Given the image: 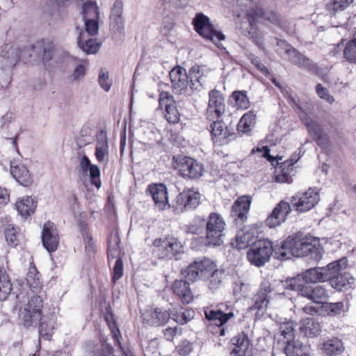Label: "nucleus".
I'll list each match as a JSON object with an SVG mask.
<instances>
[{
    "label": "nucleus",
    "mask_w": 356,
    "mask_h": 356,
    "mask_svg": "<svg viewBox=\"0 0 356 356\" xmlns=\"http://www.w3.org/2000/svg\"><path fill=\"white\" fill-rule=\"evenodd\" d=\"M291 256L309 257L311 259L319 261L322 257V248L314 238L303 236L300 233L295 234L289 236L275 250V257L277 259H288Z\"/></svg>",
    "instance_id": "1"
},
{
    "label": "nucleus",
    "mask_w": 356,
    "mask_h": 356,
    "mask_svg": "<svg viewBox=\"0 0 356 356\" xmlns=\"http://www.w3.org/2000/svg\"><path fill=\"white\" fill-rule=\"evenodd\" d=\"M226 223L217 212H211L206 218L204 244L207 246H220L223 243Z\"/></svg>",
    "instance_id": "2"
},
{
    "label": "nucleus",
    "mask_w": 356,
    "mask_h": 356,
    "mask_svg": "<svg viewBox=\"0 0 356 356\" xmlns=\"http://www.w3.org/2000/svg\"><path fill=\"white\" fill-rule=\"evenodd\" d=\"M288 282L289 289L316 304H323L329 298L327 291L321 285L312 286L300 278H292Z\"/></svg>",
    "instance_id": "3"
},
{
    "label": "nucleus",
    "mask_w": 356,
    "mask_h": 356,
    "mask_svg": "<svg viewBox=\"0 0 356 356\" xmlns=\"http://www.w3.org/2000/svg\"><path fill=\"white\" fill-rule=\"evenodd\" d=\"M174 168L185 179H197L204 171L203 165L197 160L186 156L173 157Z\"/></svg>",
    "instance_id": "4"
},
{
    "label": "nucleus",
    "mask_w": 356,
    "mask_h": 356,
    "mask_svg": "<svg viewBox=\"0 0 356 356\" xmlns=\"http://www.w3.org/2000/svg\"><path fill=\"white\" fill-rule=\"evenodd\" d=\"M280 245L273 246L268 239L259 240L254 243L247 252V259L251 264L257 267L264 266L269 259L275 250Z\"/></svg>",
    "instance_id": "5"
},
{
    "label": "nucleus",
    "mask_w": 356,
    "mask_h": 356,
    "mask_svg": "<svg viewBox=\"0 0 356 356\" xmlns=\"http://www.w3.org/2000/svg\"><path fill=\"white\" fill-rule=\"evenodd\" d=\"M43 300L39 296H32L20 311L22 323L26 328L33 327L37 321H42Z\"/></svg>",
    "instance_id": "6"
},
{
    "label": "nucleus",
    "mask_w": 356,
    "mask_h": 356,
    "mask_svg": "<svg viewBox=\"0 0 356 356\" xmlns=\"http://www.w3.org/2000/svg\"><path fill=\"white\" fill-rule=\"evenodd\" d=\"M205 318L211 322L213 335L224 337L228 332L227 323L234 316L233 312L225 313L219 309L207 307L204 310Z\"/></svg>",
    "instance_id": "7"
},
{
    "label": "nucleus",
    "mask_w": 356,
    "mask_h": 356,
    "mask_svg": "<svg viewBox=\"0 0 356 356\" xmlns=\"http://www.w3.org/2000/svg\"><path fill=\"white\" fill-rule=\"evenodd\" d=\"M209 131L212 142L219 146H224L237 139V134L233 127L226 126L222 120H211Z\"/></svg>",
    "instance_id": "8"
},
{
    "label": "nucleus",
    "mask_w": 356,
    "mask_h": 356,
    "mask_svg": "<svg viewBox=\"0 0 356 356\" xmlns=\"http://www.w3.org/2000/svg\"><path fill=\"white\" fill-rule=\"evenodd\" d=\"M195 31L202 38L213 42L225 39V35L215 29L210 19L203 13L196 15L193 20Z\"/></svg>",
    "instance_id": "9"
},
{
    "label": "nucleus",
    "mask_w": 356,
    "mask_h": 356,
    "mask_svg": "<svg viewBox=\"0 0 356 356\" xmlns=\"http://www.w3.org/2000/svg\"><path fill=\"white\" fill-rule=\"evenodd\" d=\"M152 245L156 248V252L160 259H172L184 252L181 243L177 238L170 235L163 238H156Z\"/></svg>",
    "instance_id": "10"
},
{
    "label": "nucleus",
    "mask_w": 356,
    "mask_h": 356,
    "mask_svg": "<svg viewBox=\"0 0 356 356\" xmlns=\"http://www.w3.org/2000/svg\"><path fill=\"white\" fill-rule=\"evenodd\" d=\"M171 316L162 307H150L141 312V323L144 327H161L168 323Z\"/></svg>",
    "instance_id": "11"
},
{
    "label": "nucleus",
    "mask_w": 356,
    "mask_h": 356,
    "mask_svg": "<svg viewBox=\"0 0 356 356\" xmlns=\"http://www.w3.org/2000/svg\"><path fill=\"white\" fill-rule=\"evenodd\" d=\"M257 20L258 18L255 15L254 10L252 7L240 22L239 29L243 35L252 40L257 45H260L262 35L258 28Z\"/></svg>",
    "instance_id": "12"
},
{
    "label": "nucleus",
    "mask_w": 356,
    "mask_h": 356,
    "mask_svg": "<svg viewBox=\"0 0 356 356\" xmlns=\"http://www.w3.org/2000/svg\"><path fill=\"white\" fill-rule=\"evenodd\" d=\"M159 107L164 111V116L169 123L177 124L179 122L181 114L177 108V102L170 92H160Z\"/></svg>",
    "instance_id": "13"
},
{
    "label": "nucleus",
    "mask_w": 356,
    "mask_h": 356,
    "mask_svg": "<svg viewBox=\"0 0 356 356\" xmlns=\"http://www.w3.org/2000/svg\"><path fill=\"white\" fill-rule=\"evenodd\" d=\"M209 102L206 110L208 120L220 119L225 113V103L223 94L216 88L209 92Z\"/></svg>",
    "instance_id": "14"
},
{
    "label": "nucleus",
    "mask_w": 356,
    "mask_h": 356,
    "mask_svg": "<svg viewBox=\"0 0 356 356\" xmlns=\"http://www.w3.org/2000/svg\"><path fill=\"white\" fill-rule=\"evenodd\" d=\"M318 200V193L312 188H309L305 192H298L291 197V202L297 211L302 213L314 207Z\"/></svg>",
    "instance_id": "15"
},
{
    "label": "nucleus",
    "mask_w": 356,
    "mask_h": 356,
    "mask_svg": "<svg viewBox=\"0 0 356 356\" xmlns=\"http://www.w3.org/2000/svg\"><path fill=\"white\" fill-rule=\"evenodd\" d=\"M201 195L194 188L184 189L175 198V207L181 211L195 209L200 203Z\"/></svg>",
    "instance_id": "16"
},
{
    "label": "nucleus",
    "mask_w": 356,
    "mask_h": 356,
    "mask_svg": "<svg viewBox=\"0 0 356 356\" xmlns=\"http://www.w3.org/2000/svg\"><path fill=\"white\" fill-rule=\"evenodd\" d=\"M252 197L250 195H241L234 202L230 216L236 225H242L248 219Z\"/></svg>",
    "instance_id": "17"
},
{
    "label": "nucleus",
    "mask_w": 356,
    "mask_h": 356,
    "mask_svg": "<svg viewBox=\"0 0 356 356\" xmlns=\"http://www.w3.org/2000/svg\"><path fill=\"white\" fill-rule=\"evenodd\" d=\"M42 243L44 248L49 252H55L58 247L60 238L58 229L51 221H47L42 227Z\"/></svg>",
    "instance_id": "18"
},
{
    "label": "nucleus",
    "mask_w": 356,
    "mask_h": 356,
    "mask_svg": "<svg viewBox=\"0 0 356 356\" xmlns=\"http://www.w3.org/2000/svg\"><path fill=\"white\" fill-rule=\"evenodd\" d=\"M147 192L152 196L155 206L161 211L170 207L168 200L167 188L163 184H152L149 185Z\"/></svg>",
    "instance_id": "19"
},
{
    "label": "nucleus",
    "mask_w": 356,
    "mask_h": 356,
    "mask_svg": "<svg viewBox=\"0 0 356 356\" xmlns=\"http://www.w3.org/2000/svg\"><path fill=\"white\" fill-rule=\"evenodd\" d=\"M298 161V159L291 158L284 161L275 163V168L274 175L275 180L280 183H291V172L293 171V165Z\"/></svg>",
    "instance_id": "20"
},
{
    "label": "nucleus",
    "mask_w": 356,
    "mask_h": 356,
    "mask_svg": "<svg viewBox=\"0 0 356 356\" xmlns=\"http://www.w3.org/2000/svg\"><path fill=\"white\" fill-rule=\"evenodd\" d=\"M257 114L254 111H249L240 118L236 125L237 138L243 136H250L256 124Z\"/></svg>",
    "instance_id": "21"
},
{
    "label": "nucleus",
    "mask_w": 356,
    "mask_h": 356,
    "mask_svg": "<svg viewBox=\"0 0 356 356\" xmlns=\"http://www.w3.org/2000/svg\"><path fill=\"white\" fill-rule=\"evenodd\" d=\"M172 291L175 296L184 305L189 304L193 300V293L190 284L186 280H176L172 284Z\"/></svg>",
    "instance_id": "22"
},
{
    "label": "nucleus",
    "mask_w": 356,
    "mask_h": 356,
    "mask_svg": "<svg viewBox=\"0 0 356 356\" xmlns=\"http://www.w3.org/2000/svg\"><path fill=\"white\" fill-rule=\"evenodd\" d=\"M10 173L13 178L23 186H29L33 183V179L27 168L18 161H11Z\"/></svg>",
    "instance_id": "23"
},
{
    "label": "nucleus",
    "mask_w": 356,
    "mask_h": 356,
    "mask_svg": "<svg viewBox=\"0 0 356 356\" xmlns=\"http://www.w3.org/2000/svg\"><path fill=\"white\" fill-rule=\"evenodd\" d=\"M79 167L84 173L89 171L90 184L99 189L102 186L99 167L97 165L91 164L90 159L85 154L79 159Z\"/></svg>",
    "instance_id": "24"
},
{
    "label": "nucleus",
    "mask_w": 356,
    "mask_h": 356,
    "mask_svg": "<svg viewBox=\"0 0 356 356\" xmlns=\"http://www.w3.org/2000/svg\"><path fill=\"white\" fill-rule=\"evenodd\" d=\"M273 291L271 284L268 282H262L257 293L254 296L253 304L250 307L252 310H261L266 307L269 302V294Z\"/></svg>",
    "instance_id": "25"
},
{
    "label": "nucleus",
    "mask_w": 356,
    "mask_h": 356,
    "mask_svg": "<svg viewBox=\"0 0 356 356\" xmlns=\"http://www.w3.org/2000/svg\"><path fill=\"white\" fill-rule=\"evenodd\" d=\"M232 349L230 352L231 356H245L249 348L250 340L248 334L242 331L232 337L230 341Z\"/></svg>",
    "instance_id": "26"
},
{
    "label": "nucleus",
    "mask_w": 356,
    "mask_h": 356,
    "mask_svg": "<svg viewBox=\"0 0 356 356\" xmlns=\"http://www.w3.org/2000/svg\"><path fill=\"white\" fill-rule=\"evenodd\" d=\"M319 350L325 356H337L341 355L343 350V343L338 337L324 340L318 346Z\"/></svg>",
    "instance_id": "27"
},
{
    "label": "nucleus",
    "mask_w": 356,
    "mask_h": 356,
    "mask_svg": "<svg viewBox=\"0 0 356 356\" xmlns=\"http://www.w3.org/2000/svg\"><path fill=\"white\" fill-rule=\"evenodd\" d=\"M169 75L174 89L181 92L187 88L188 76L186 69L181 66H176L170 72Z\"/></svg>",
    "instance_id": "28"
},
{
    "label": "nucleus",
    "mask_w": 356,
    "mask_h": 356,
    "mask_svg": "<svg viewBox=\"0 0 356 356\" xmlns=\"http://www.w3.org/2000/svg\"><path fill=\"white\" fill-rule=\"evenodd\" d=\"M295 278L302 279L304 282L310 284L329 280L330 274L324 268H314L307 270L301 275H298Z\"/></svg>",
    "instance_id": "29"
},
{
    "label": "nucleus",
    "mask_w": 356,
    "mask_h": 356,
    "mask_svg": "<svg viewBox=\"0 0 356 356\" xmlns=\"http://www.w3.org/2000/svg\"><path fill=\"white\" fill-rule=\"evenodd\" d=\"M32 49L41 55L42 60L44 64H45L52 59L55 51V44L54 41L51 40L42 39L32 45Z\"/></svg>",
    "instance_id": "30"
},
{
    "label": "nucleus",
    "mask_w": 356,
    "mask_h": 356,
    "mask_svg": "<svg viewBox=\"0 0 356 356\" xmlns=\"http://www.w3.org/2000/svg\"><path fill=\"white\" fill-rule=\"evenodd\" d=\"M300 331L305 337L314 338L320 334L321 326L318 321L314 318L302 319L300 323Z\"/></svg>",
    "instance_id": "31"
},
{
    "label": "nucleus",
    "mask_w": 356,
    "mask_h": 356,
    "mask_svg": "<svg viewBox=\"0 0 356 356\" xmlns=\"http://www.w3.org/2000/svg\"><path fill=\"white\" fill-rule=\"evenodd\" d=\"M104 321L108 327L112 338L114 341V343L119 348L122 349V345L121 343L122 334L117 323L115 317L112 310L107 309L104 315Z\"/></svg>",
    "instance_id": "32"
},
{
    "label": "nucleus",
    "mask_w": 356,
    "mask_h": 356,
    "mask_svg": "<svg viewBox=\"0 0 356 356\" xmlns=\"http://www.w3.org/2000/svg\"><path fill=\"white\" fill-rule=\"evenodd\" d=\"M36 206L37 202L29 196L24 197L18 200L15 203L17 211L24 218H28L35 212Z\"/></svg>",
    "instance_id": "33"
},
{
    "label": "nucleus",
    "mask_w": 356,
    "mask_h": 356,
    "mask_svg": "<svg viewBox=\"0 0 356 356\" xmlns=\"http://www.w3.org/2000/svg\"><path fill=\"white\" fill-rule=\"evenodd\" d=\"M284 42L286 44V53L288 54L294 55L295 58H296L295 60L296 65L300 67L307 68L309 70H313L317 68L316 65L313 63L309 58L302 54L296 49L293 48L291 44L286 42Z\"/></svg>",
    "instance_id": "34"
},
{
    "label": "nucleus",
    "mask_w": 356,
    "mask_h": 356,
    "mask_svg": "<svg viewBox=\"0 0 356 356\" xmlns=\"http://www.w3.org/2000/svg\"><path fill=\"white\" fill-rule=\"evenodd\" d=\"M79 47L87 54H95L100 47L101 44L96 39L88 38L83 31H80L78 37Z\"/></svg>",
    "instance_id": "35"
},
{
    "label": "nucleus",
    "mask_w": 356,
    "mask_h": 356,
    "mask_svg": "<svg viewBox=\"0 0 356 356\" xmlns=\"http://www.w3.org/2000/svg\"><path fill=\"white\" fill-rule=\"evenodd\" d=\"M257 18L264 19L274 25L280 26L281 19L278 13L274 10H266L260 5H255L252 7Z\"/></svg>",
    "instance_id": "36"
},
{
    "label": "nucleus",
    "mask_w": 356,
    "mask_h": 356,
    "mask_svg": "<svg viewBox=\"0 0 356 356\" xmlns=\"http://www.w3.org/2000/svg\"><path fill=\"white\" fill-rule=\"evenodd\" d=\"M353 37L347 42L343 51V58L351 64H356V25H352Z\"/></svg>",
    "instance_id": "37"
},
{
    "label": "nucleus",
    "mask_w": 356,
    "mask_h": 356,
    "mask_svg": "<svg viewBox=\"0 0 356 356\" xmlns=\"http://www.w3.org/2000/svg\"><path fill=\"white\" fill-rule=\"evenodd\" d=\"M331 286L338 291H343L350 287L353 283V277L348 273L338 274L336 276L330 275Z\"/></svg>",
    "instance_id": "38"
},
{
    "label": "nucleus",
    "mask_w": 356,
    "mask_h": 356,
    "mask_svg": "<svg viewBox=\"0 0 356 356\" xmlns=\"http://www.w3.org/2000/svg\"><path fill=\"white\" fill-rule=\"evenodd\" d=\"M3 233L5 238L9 245L16 247L19 244L22 236L19 227L13 225H8Z\"/></svg>",
    "instance_id": "39"
},
{
    "label": "nucleus",
    "mask_w": 356,
    "mask_h": 356,
    "mask_svg": "<svg viewBox=\"0 0 356 356\" xmlns=\"http://www.w3.org/2000/svg\"><path fill=\"white\" fill-rule=\"evenodd\" d=\"M199 262L200 269L201 273L202 280H206L211 273L217 271V265L211 259L203 257L197 259Z\"/></svg>",
    "instance_id": "40"
},
{
    "label": "nucleus",
    "mask_w": 356,
    "mask_h": 356,
    "mask_svg": "<svg viewBox=\"0 0 356 356\" xmlns=\"http://www.w3.org/2000/svg\"><path fill=\"white\" fill-rule=\"evenodd\" d=\"M108 154V145L106 134L97 138L95 155L98 162H103Z\"/></svg>",
    "instance_id": "41"
},
{
    "label": "nucleus",
    "mask_w": 356,
    "mask_h": 356,
    "mask_svg": "<svg viewBox=\"0 0 356 356\" xmlns=\"http://www.w3.org/2000/svg\"><path fill=\"white\" fill-rule=\"evenodd\" d=\"M230 98L234 101V106L237 109L246 110L250 106V102L245 90L234 91Z\"/></svg>",
    "instance_id": "42"
},
{
    "label": "nucleus",
    "mask_w": 356,
    "mask_h": 356,
    "mask_svg": "<svg viewBox=\"0 0 356 356\" xmlns=\"http://www.w3.org/2000/svg\"><path fill=\"white\" fill-rule=\"evenodd\" d=\"M199 269V262L196 259L181 271V274L188 280L195 282L197 280H202L201 273Z\"/></svg>",
    "instance_id": "43"
},
{
    "label": "nucleus",
    "mask_w": 356,
    "mask_h": 356,
    "mask_svg": "<svg viewBox=\"0 0 356 356\" xmlns=\"http://www.w3.org/2000/svg\"><path fill=\"white\" fill-rule=\"evenodd\" d=\"M12 291V284L8 275L0 268V301L7 299Z\"/></svg>",
    "instance_id": "44"
},
{
    "label": "nucleus",
    "mask_w": 356,
    "mask_h": 356,
    "mask_svg": "<svg viewBox=\"0 0 356 356\" xmlns=\"http://www.w3.org/2000/svg\"><path fill=\"white\" fill-rule=\"evenodd\" d=\"M206 218L202 216H196L191 223L186 226L187 233L201 234L205 232Z\"/></svg>",
    "instance_id": "45"
},
{
    "label": "nucleus",
    "mask_w": 356,
    "mask_h": 356,
    "mask_svg": "<svg viewBox=\"0 0 356 356\" xmlns=\"http://www.w3.org/2000/svg\"><path fill=\"white\" fill-rule=\"evenodd\" d=\"M194 312L191 309L181 308L180 310L170 314L172 319L180 325H184L193 319Z\"/></svg>",
    "instance_id": "46"
},
{
    "label": "nucleus",
    "mask_w": 356,
    "mask_h": 356,
    "mask_svg": "<svg viewBox=\"0 0 356 356\" xmlns=\"http://www.w3.org/2000/svg\"><path fill=\"white\" fill-rule=\"evenodd\" d=\"M285 343L284 353L286 356H300L302 352L303 344L298 340L291 339L284 341Z\"/></svg>",
    "instance_id": "47"
},
{
    "label": "nucleus",
    "mask_w": 356,
    "mask_h": 356,
    "mask_svg": "<svg viewBox=\"0 0 356 356\" xmlns=\"http://www.w3.org/2000/svg\"><path fill=\"white\" fill-rule=\"evenodd\" d=\"M80 229L81 232V234L84 238V243L86 245V249L88 252H95L96 248H95V243L94 242V239L92 236L89 232V228L88 227V225L85 223L84 222H82L79 225Z\"/></svg>",
    "instance_id": "48"
},
{
    "label": "nucleus",
    "mask_w": 356,
    "mask_h": 356,
    "mask_svg": "<svg viewBox=\"0 0 356 356\" xmlns=\"http://www.w3.org/2000/svg\"><path fill=\"white\" fill-rule=\"evenodd\" d=\"M99 9L95 1H87L83 5L82 15L83 19H99Z\"/></svg>",
    "instance_id": "49"
},
{
    "label": "nucleus",
    "mask_w": 356,
    "mask_h": 356,
    "mask_svg": "<svg viewBox=\"0 0 356 356\" xmlns=\"http://www.w3.org/2000/svg\"><path fill=\"white\" fill-rule=\"evenodd\" d=\"M281 335L284 341H289L295 339V323L292 321L283 323L280 327Z\"/></svg>",
    "instance_id": "50"
},
{
    "label": "nucleus",
    "mask_w": 356,
    "mask_h": 356,
    "mask_svg": "<svg viewBox=\"0 0 356 356\" xmlns=\"http://www.w3.org/2000/svg\"><path fill=\"white\" fill-rule=\"evenodd\" d=\"M29 266V270L27 274V282L31 286L38 288L42 284L40 281V275L33 264Z\"/></svg>",
    "instance_id": "51"
},
{
    "label": "nucleus",
    "mask_w": 356,
    "mask_h": 356,
    "mask_svg": "<svg viewBox=\"0 0 356 356\" xmlns=\"http://www.w3.org/2000/svg\"><path fill=\"white\" fill-rule=\"evenodd\" d=\"M273 211L285 221L291 211V205L287 202L280 201L273 209Z\"/></svg>",
    "instance_id": "52"
},
{
    "label": "nucleus",
    "mask_w": 356,
    "mask_h": 356,
    "mask_svg": "<svg viewBox=\"0 0 356 356\" xmlns=\"http://www.w3.org/2000/svg\"><path fill=\"white\" fill-rule=\"evenodd\" d=\"M323 308L325 311L332 316H337L343 311L344 305L342 302H324Z\"/></svg>",
    "instance_id": "53"
},
{
    "label": "nucleus",
    "mask_w": 356,
    "mask_h": 356,
    "mask_svg": "<svg viewBox=\"0 0 356 356\" xmlns=\"http://www.w3.org/2000/svg\"><path fill=\"white\" fill-rule=\"evenodd\" d=\"M123 12V3L121 1L117 0L115 1L113 8H111L110 18L115 23L121 22L122 14Z\"/></svg>",
    "instance_id": "54"
},
{
    "label": "nucleus",
    "mask_w": 356,
    "mask_h": 356,
    "mask_svg": "<svg viewBox=\"0 0 356 356\" xmlns=\"http://www.w3.org/2000/svg\"><path fill=\"white\" fill-rule=\"evenodd\" d=\"M255 152H260L262 154V156L266 159L272 165H275V163H277L278 161H282V156H273L270 154V149L268 146H264L262 147H257V149H253L252 150V153H255Z\"/></svg>",
    "instance_id": "55"
},
{
    "label": "nucleus",
    "mask_w": 356,
    "mask_h": 356,
    "mask_svg": "<svg viewBox=\"0 0 356 356\" xmlns=\"http://www.w3.org/2000/svg\"><path fill=\"white\" fill-rule=\"evenodd\" d=\"M316 92L319 98L325 100L326 102L332 104L334 102V97L331 95L329 92V90L324 87L321 83H318L316 86Z\"/></svg>",
    "instance_id": "56"
},
{
    "label": "nucleus",
    "mask_w": 356,
    "mask_h": 356,
    "mask_svg": "<svg viewBox=\"0 0 356 356\" xmlns=\"http://www.w3.org/2000/svg\"><path fill=\"white\" fill-rule=\"evenodd\" d=\"M99 19H84L85 21V33L88 36H95L98 33L99 29Z\"/></svg>",
    "instance_id": "57"
},
{
    "label": "nucleus",
    "mask_w": 356,
    "mask_h": 356,
    "mask_svg": "<svg viewBox=\"0 0 356 356\" xmlns=\"http://www.w3.org/2000/svg\"><path fill=\"white\" fill-rule=\"evenodd\" d=\"M90 356H115L114 348L109 343H102L99 348L91 352Z\"/></svg>",
    "instance_id": "58"
},
{
    "label": "nucleus",
    "mask_w": 356,
    "mask_h": 356,
    "mask_svg": "<svg viewBox=\"0 0 356 356\" xmlns=\"http://www.w3.org/2000/svg\"><path fill=\"white\" fill-rule=\"evenodd\" d=\"M120 254V241L118 238L115 240L112 244V242L110 241L108 242V248H107V257L108 259H118Z\"/></svg>",
    "instance_id": "59"
},
{
    "label": "nucleus",
    "mask_w": 356,
    "mask_h": 356,
    "mask_svg": "<svg viewBox=\"0 0 356 356\" xmlns=\"http://www.w3.org/2000/svg\"><path fill=\"white\" fill-rule=\"evenodd\" d=\"M305 124L313 140H314V138H318V136H321V135L325 134V131L322 127L315 122L311 121L309 122H306Z\"/></svg>",
    "instance_id": "60"
},
{
    "label": "nucleus",
    "mask_w": 356,
    "mask_h": 356,
    "mask_svg": "<svg viewBox=\"0 0 356 356\" xmlns=\"http://www.w3.org/2000/svg\"><path fill=\"white\" fill-rule=\"evenodd\" d=\"M38 332L41 338L44 340H51L53 334L52 328L46 322L39 321Z\"/></svg>",
    "instance_id": "61"
},
{
    "label": "nucleus",
    "mask_w": 356,
    "mask_h": 356,
    "mask_svg": "<svg viewBox=\"0 0 356 356\" xmlns=\"http://www.w3.org/2000/svg\"><path fill=\"white\" fill-rule=\"evenodd\" d=\"M123 276V261L121 257H119L115 264L113 274H112V282L115 283Z\"/></svg>",
    "instance_id": "62"
},
{
    "label": "nucleus",
    "mask_w": 356,
    "mask_h": 356,
    "mask_svg": "<svg viewBox=\"0 0 356 356\" xmlns=\"http://www.w3.org/2000/svg\"><path fill=\"white\" fill-rule=\"evenodd\" d=\"M284 220L282 219L280 216L276 215L273 211L270 213V215L265 220L264 223L266 227L269 228H274L279 225H280Z\"/></svg>",
    "instance_id": "63"
},
{
    "label": "nucleus",
    "mask_w": 356,
    "mask_h": 356,
    "mask_svg": "<svg viewBox=\"0 0 356 356\" xmlns=\"http://www.w3.org/2000/svg\"><path fill=\"white\" fill-rule=\"evenodd\" d=\"M251 63L264 75L267 76L270 74V72L266 66H265L261 59L254 55L251 54L249 58Z\"/></svg>",
    "instance_id": "64"
}]
</instances>
